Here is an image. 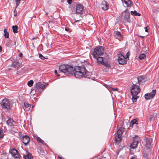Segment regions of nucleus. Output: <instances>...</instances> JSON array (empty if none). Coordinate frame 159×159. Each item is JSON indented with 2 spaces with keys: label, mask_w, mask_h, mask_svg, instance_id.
I'll return each instance as SVG.
<instances>
[{
  "label": "nucleus",
  "mask_w": 159,
  "mask_h": 159,
  "mask_svg": "<svg viewBox=\"0 0 159 159\" xmlns=\"http://www.w3.org/2000/svg\"><path fill=\"white\" fill-rule=\"evenodd\" d=\"M59 70L60 72H63L66 75H74L76 77L78 78H81L83 76L89 78V76L92 75V73L87 71L84 66H76L74 68L69 65L63 64L59 67Z\"/></svg>",
  "instance_id": "f257e3e1"
},
{
  "label": "nucleus",
  "mask_w": 159,
  "mask_h": 159,
  "mask_svg": "<svg viewBox=\"0 0 159 159\" xmlns=\"http://www.w3.org/2000/svg\"><path fill=\"white\" fill-rule=\"evenodd\" d=\"M125 129L122 127H120L115 134V141L116 143H119L122 140V136Z\"/></svg>",
  "instance_id": "f03ea898"
},
{
  "label": "nucleus",
  "mask_w": 159,
  "mask_h": 159,
  "mask_svg": "<svg viewBox=\"0 0 159 159\" xmlns=\"http://www.w3.org/2000/svg\"><path fill=\"white\" fill-rule=\"evenodd\" d=\"M104 48L102 46H99L94 49L93 52V57L102 56L104 52Z\"/></svg>",
  "instance_id": "7ed1b4c3"
},
{
  "label": "nucleus",
  "mask_w": 159,
  "mask_h": 159,
  "mask_svg": "<svg viewBox=\"0 0 159 159\" xmlns=\"http://www.w3.org/2000/svg\"><path fill=\"white\" fill-rule=\"evenodd\" d=\"M2 109L5 110H9L11 108L10 102L7 98H5L0 103Z\"/></svg>",
  "instance_id": "20e7f679"
},
{
  "label": "nucleus",
  "mask_w": 159,
  "mask_h": 159,
  "mask_svg": "<svg viewBox=\"0 0 159 159\" xmlns=\"http://www.w3.org/2000/svg\"><path fill=\"white\" fill-rule=\"evenodd\" d=\"M132 95L136 96L140 92V89L139 86L133 84V85L130 88Z\"/></svg>",
  "instance_id": "39448f33"
},
{
  "label": "nucleus",
  "mask_w": 159,
  "mask_h": 159,
  "mask_svg": "<svg viewBox=\"0 0 159 159\" xmlns=\"http://www.w3.org/2000/svg\"><path fill=\"white\" fill-rule=\"evenodd\" d=\"M133 141L130 145V147L132 149L135 148L139 143L141 141V138L139 137L135 136L133 138Z\"/></svg>",
  "instance_id": "423d86ee"
},
{
  "label": "nucleus",
  "mask_w": 159,
  "mask_h": 159,
  "mask_svg": "<svg viewBox=\"0 0 159 159\" xmlns=\"http://www.w3.org/2000/svg\"><path fill=\"white\" fill-rule=\"evenodd\" d=\"M118 61L119 63L120 64L124 65L126 63L127 61L126 59L121 53H119L118 54Z\"/></svg>",
  "instance_id": "0eeeda50"
},
{
  "label": "nucleus",
  "mask_w": 159,
  "mask_h": 159,
  "mask_svg": "<svg viewBox=\"0 0 159 159\" xmlns=\"http://www.w3.org/2000/svg\"><path fill=\"white\" fill-rule=\"evenodd\" d=\"M145 142V145L148 148H151V146L153 144L152 139L150 137H146L144 139Z\"/></svg>",
  "instance_id": "6e6552de"
},
{
  "label": "nucleus",
  "mask_w": 159,
  "mask_h": 159,
  "mask_svg": "<svg viewBox=\"0 0 159 159\" xmlns=\"http://www.w3.org/2000/svg\"><path fill=\"white\" fill-rule=\"evenodd\" d=\"M156 92V89H153L152 92L145 94L144 95L145 99L146 100H149L152 98L155 95Z\"/></svg>",
  "instance_id": "1a4fd4ad"
},
{
  "label": "nucleus",
  "mask_w": 159,
  "mask_h": 159,
  "mask_svg": "<svg viewBox=\"0 0 159 159\" xmlns=\"http://www.w3.org/2000/svg\"><path fill=\"white\" fill-rule=\"evenodd\" d=\"M84 7L80 3L78 2L76 5V13L81 14L82 13Z\"/></svg>",
  "instance_id": "9d476101"
},
{
  "label": "nucleus",
  "mask_w": 159,
  "mask_h": 159,
  "mask_svg": "<svg viewBox=\"0 0 159 159\" xmlns=\"http://www.w3.org/2000/svg\"><path fill=\"white\" fill-rule=\"evenodd\" d=\"M12 156L15 158H20V155L18 151L15 149H12L10 152Z\"/></svg>",
  "instance_id": "9b49d317"
},
{
  "label": "nucleus",
  "mask_w": 159,
  "mask_h": 159,
  "mask_svg": "<svg viewBox=\"0 0 159 159\" xmlns=\"http://www.w3.org/2000/svg\"><path fill=\"white\" fill-rule=\"evenodd\" d=\"M20 138L22 143L25 146H26L30 141V138L29 136L27 135H23L22 137L20 136Z\"/></svg>",
  "instance_id": "f8f14e48"
},
{
  "label": "nucleus",
  "mask_w": 159,
  "mask_h": 159,
  "mask_svg": "<svg viewBox=\"0 0 159 159\" xmlns=\"http://www.w3.org/2000/svg\"><path fill=\"white\" fill-rule=\"evenodd\" d=\"M123 14H125L124 17L125 20L128 22H129L130 14L129 11L126 9L123 12Z\"/></svg>",
  "instance_id": "ddd939ff"
},
{
  "label": "nucleus",
  "mask_w": 159,
  "mask_h": 159,
  "mask_svg": "<svg viewBox=\"0 0 159 159\" xmlns=\"http://www.w3.org/2000/svg\"><path fill=\"white\" fill-rule=\"evenodd\" d=\"M21 63V59L16 60L13 62L12 64V66L14 68L18 67L20 65Z\"/></svg>",
  "instance_id": "4468645a"
},
{
  "label": "nucleus",
  "mask_w": 159,
  "mask_h": 159,
  "mask_svg": "<svg viewBox=\"0 0 159 159\" xmlns=\"http://www.w3.org/2000/svg\"><path fill=\"white\" fill-rule=\"evenodd\" d=\"M109 5L108 3L106 1H103L101 5L102 9L104 10H107L109 8Z\"/></svg>",
  "instance_id": "2eb2a0df"
},
{
  "label": "nucleus",
  "mask_w": 159,
  "mask_h": 159,
  "mask_svg": "<svg viewBox=\"0 0 159 159\" xmlns=\"http://www.w3.org/2000/svg\"><path fill=\"white\" fill-rule=\"evenodd\" d=\"M137 80L139 84H142L145 81V77L144 76H138L137 78Z\"/></svg>",
  "instance_id": "dca6fc26"
},
{
  "label": "nucleus",
  "mask_w": 159,
  "mask_h": 159,
  "mask_svg": "<svg viewBox=\"0 0 159 159\" xmlns=\"http://www.w3.org/2000/svg\"><path fill=\"white\" fill-rule=\"evenodd\" d=\"M93 58L97 60V63L99 64L102 65L104 62L103 61V57L101 56Z\"/></svg>",
  "instance_id": "f3484780"
},
{
  "label": "nucleus",
  "mask_w": 159,
  "mask_h": 159,
  "mask_svg": "<svg viewBox=\"0 0 159 159\" xmlns=\"http://www.w3.org/2000/svg\"><path fill=\"white\" fill-rule=\"evenodd\" d=\"M35 88L37 89L40 88L41 89H44L46 87V85L39 82L37 83L35 86Z\"/></svg>",
  "instance_id": "a211bd4d"
},
{
  "label": "nucleus",
  "mask_w": 159,
  "mask_h": 159,
  "mask_svg": "<svg viewBox=\"0 0 159 159\" xmlns=\"http://www.w3.org/2000/svg\"><path fill=\"white\" fill-rule=\"evenodd\" d=\"M7 124L10 126H14L15 125L16 122L14 121L13 119H9L7 120Z\"/></svg>",
  "instance_id": "6ab92c4d"
},
{
  "label": "nucleus",
  "mask_w": 159,
  "mask_h": 159,
  "mask_svg": "<svg viewBox=\"0 0 159 159\" xmlns=\"http://www.w3.org/2000/svg\"><path fill=\"white\" fill-rule=\"evenodd\" d=\"M102 65L105 66L108 69V70L112 69L113 67V66L111 65L109 62H108L104 61Z\"/></svg>",
  "instance_id": "aec40b11"
},
{
  "label": "nucleus",
  "mask_w": 159,
  "mask_h": 159,
  "mask_svg": "<svg viewBox=\"0 0 159 159\" xmlns=\"http://www.w3.org/2000/svg\"><path fill=\"white\" fill-rule=\"evenodd\" d=\"M23 157L24 159H33L32 154L30 153H27L26 155H24Z\"/></svg>",
  "instance_id": "412c9836"
},
{
  "label": "nucleus",
  "mask_w": 159,
  "mask_h": 159,
  "mask_svg": "<svg viewBox=\"0 0 159 159\" xmlns=\"http://www.w3.org/2000/svg\"><path fill=\"white\" fill-rule=\"evenodd\" d=\"M138 119L137 118L135 119L132 120L130 122V126L133 125L135 124H137L138 121Z\"/></svg>",
  "instance_id": "4be33fe9"
},
{
  "label": "nucleus",
  "mask_w": 159,
  "mask_h": 159,
  "mask_svg": "<svg viewBox=\"0 0 159 159\" xmlns=\"http://www.w3.org/2000/svg\"><path fill=\"white\" fill-rule=\"evenodd\" d=\"M5 131L2 128H0V138L2 139L3 138L5 135Z\"/></svg>",
  "instance_id": "5701e85b"
},
{
  "label": "nucleus",
  "mask_w": 159,
  "mask_h": 159,
  "mask_svg": "<svg viewBox=\"0 0 159 159\" xmlns=\"http://www.w3.org/2000/svg\"><path fill=\"white\" fill-rule=\"evenodd\" d=\"M127 7H130L132 4L133 2L130 0H125L124 2Z\"/></svg>",
  "instance_id": "b1692460"
},
{
  "label": "nucleus",
  "mask_w": 159,
  "mask_h": 159,
  "mask_svg": "<svg viewBox=\"0 0 159 159\" xmlns=\"http://www.w3.org/2000/svg\"><path fill=\"white\" fill-rule=\"evenodd\" d=\"M130 13L133 16H140L141 15L140 13H138L136 11H131Z\"/></svg>",
  "instance_id": "393cba45"
},
{
  "label": "nucleus",
  "mask_w": 159,
  "mask_h": 159,
  "mask_svg": "<svg viewBox=\"0 0 159 159\" xmlns=\"http://www.w3.org/2000/svg\"><path fill=\"white\" fill-rule=\"evenodd\" d=\"M35 138L37 141L39 143H40L43 144L44 143V141L43 140H42L40 138H39L37 136H35Z\"/></svg>",
  "instance_id": "a878e982"
},
{
  "label": "nucleus",
  "mask_w": 159,
  "mask_h": 159,
  "mask_svg": "<svg viewBox=\"0 0 159 159\" xmlns=\"http://www.w3.org/2000/svg\"><path fill=\"white\" fill-rule=\"evenodd\" d=\"M13 31L14 33H16L18 32V27L17 25L13 26L12 27Z\"/></svg>",
  "instance_id": "bb28decb"
},
{
  "label": "nucleus",
  "mask_w": 159,
  "mask_h": 159,
  "mask_svg": "<svg viewBox=\"0 0 159 159\" xmlns=\"http://www.w3.org/2000/svg\"><path fill=\"white\" fill-rule=\"evenodd\" d=\"M4 36L5 38H9V33L7 31V29H4Z\"/></svg>",
  "instance_id": "cd10ccee"
},
{
  "label": "nucleus",
  "mask_w": 159,
  "mask_h": 159,
  "mask_svg": "<svg viewBox=\"0 0 159 159\" xmlns=\"http://www.w3.org/2000/svg\"><path fill=\"white\" fill-rule=\"evenodd\" d=\"M21 0H15L16 2V9L19 5L20 3Z\"/></svg>",
  "instance_id": "c85d7f7f"
},
{
  "label": "nucleus",
  "mask_w": 159,
  "mask_h": 159,
  "mask_svg": "<svg viewBox=\"0 0 159 159\" xmlns=\"http://www.w3.org/2000/svg\"><path fill=\"white\" fill-rule=\"evenodd\" d=\"M146 57V56L145 54H142L139 56V58L140 60H142L144 59Z\"/></svg>",
  "instance_id": "c756f323"
},
{
  "label": "nucleus",
  "mask_w": 159,
  "mask_h": 159,
  "mask_svg": "<svg viewBox=\"0 0 159 159\" xmlns=\"http://www.w3.org/2000/svg\"><path fill=\"white\" fill-rule=\"evenodd\" d=\"M34 81L33 80H31L30 81H28L27 83V84L29 87H31L32 86Z\"/></svg>",
  "instance_id": "7c9ffc66"
},
{
  "label": "nucleus",
  "mask_w": 159,
  "mask_h": 159,
  "mask_svg": "<svg viewBox=\"0 0 159 159\" xmlns=\"http://www.w3.org/2000/svg\"><path fill=\"white\" fill-rule=\"evenodd\" d=\"M132 100L133 102H136L137 101V98L138 97L136 96L132 95Z\"/></svg>",
  "instance_id": "2f4dec72"
},
{
  "label": "nucleus",
  "mask_w": 159,
  "mask_h": 159,
  "mask_svg": "<svg viewBox=\"0 0 159 159\" xmlns=\"http://www.w3.org/2000/svg\"><path fill=\"white\" fill-rule=\"evenodd\" d=\"M103 157H104L105 159H109L110 158L109 155L108 153H106L103 155Z\"/></svg>",
  "instance_id": "473e14b6"
},
{
  "label": "nucleus",
  "mask_w": 159,
  "mask_h": 159,
  "mask_svg": "<svg viewBox=\"0 0 159 159\" xmlns=\"http://www.w3.org/2000/svg\"><path fill=\"white\" fill-rule=\"evenodd\" d=\"M115 34L120 38L122 37V35L121 34L120 32L119 31H117L115 33Z\"/></svg>",
  "instance_id": "72a5a7b5"
},
{
  "label": "nucleus",
  "mask_w": 159,
  "mask_h": 159,
  "mask_svg": "<svg viewBox=\"0 0 159 159\" xmlns=\"http://www.w3.org/2000/svg\"><path fill=\"white\" fill-rule=\"evenodd\" d=\"M24 106L25 107L27 108L29 107L30 105L28 102H25L24 103Z\"/></svg>",
  "instance_id": "f704fd0d"
},
{
  "label": "nucleus",
  "mask_w": 159,
  "mask_h": 159,
  "mask_svg": "<svg viewBox=\"0 0 159 159\" xmlns=\"http://www.w3.org/2000/svg\"><path fill=\"white\" fill-rule=\"evenodd\" d=\"M104 86H105L107 89L108 90H109L110 89H112V88L111 87L108 85H107L106 84H104Z\"/></svg>",
  "instance_id": "c9c22d12"
},
{
  "label": "nucleus",
  "mask_w": 159,
  "mask_h": 159,
  "mask_svg": "<svg viewBox=\"0 0 159 159\" xmlns=\"http://www.w3.org/2000/svg\"><path fill=\"white\" fill-rule=\"evenodd\" d=\"M39 57L42 60H44L46 59L45 57H44L42 54H39Z\"/></svg>",
  "instance_id": "e433bc0d"
},
{
  "label": "nucleus",
  "mask_w": 159,
  "mask_h": 159,
  "mask_svg": "<svg viewBox=\"0 0 159 159\" xmlns=\"http://www.w3.org/2000/svg\"><path fill=\"white\" fill-rule=\"evenodd\" d=\"M154 119V116L153 115H151L149 118V120L150 121H152Z\"/></svg>",
  "instance_id": "4c0bfd02"
},
{
  "label": "nucleus",
  "mask_w": 159,
  "mask_h": 159,
  "mask_svg": "<svg viewBox=\"0 0 159 159\" xmlns=\"http://www.w3.org/2000/svg\"><path fill=\"white\" fill-rule=\"evenodd\" d=\"M130 159H137V157L136 155H134L131 157Z\"/></svg>",
  "instance_id": "58836bf2"
},
{
  "label": "nucleus",
  "mask_w": 159,
  "mask_h": 159,
  "mask_svg": "<svg viewBox=\"0 0 159 159\" xmlns=\"http://www.w3.org/2000/svg\"><path fill=\"white\" fill-rule=\"evenodd\" d=\"M14 16H17V11H16V9H15L14 10Z\"/></svg>",
  "instance_id": "ea45409f"
},
{
  "label": "nucleus",
  "mask_w": 159,
  "mask_h": 159,
  "mask_svg": "<svg viewBox=\"0 0 159 159\" xmlns=\"http://www.w3.org/2000/svg\"><path fill=\"white\" fill-rule=\"evenodd\" d=\"M54 73L56 75H57L58 77H59L60 76V75L58 74L57 72V70H55L54 71Z\"/></svg>",
  "instance_id": "a19ab883"
},
{
  "label": "nucleus",
  "mask_w": 159,
  "mask_h": 159,
  "mask_svg": "<svg viewBox=\"0 0 159 159\" xmlns=\"http://www.w3.org/2000/svg\"><path fill=\"white\" fill-rule=\"evenodd\" d=\"M72 0H67V2L69 4H70L72 3Z\"/></svg>",
  "instance_id": "79ce46f5"
},
{
  "label": "nucleus",
  "mask_w": 159,
  "mask_h": 159,
  "mask_svg": "<svg viewBox=\"0 0 159 159\" xmlns=\"http://www.w3.org/2000/svg\"><path fill=\"white\" fill-rule=\"evenodd\" d=\"M126 55V58H128V57L129 55V52H128L127 53Z\"/></svg>",
  "instance_id": "37998d69"
},
{
  "label": "nucleus",
  "mask_w": 159,
  "mask_h": 159,
  "mask_svg": "<svg viewBox=\"0 0 159 159\" xmlns=\"http://www.w3.org/2000/svg\"><path fill=\"white\" fill-rule=\"evenodd\" d=\"M144 29H145V31L147 32H148V30L147 28V27H146L144 28Z\"/></svg>",
  "instance_id": "c03bdc74"
},
{
  "label": "nucleus",
  "mask_w": 159,
  "mask_h": 159,
  "mask_svg": "<svg viewBox=\"0 0 159 159\" xmlns=\"http://www.w3.org/2000/svg\"><path fill=\"white\" fill-rule=\"evenodd\" d=\"M112 89V90L113 91H116L118 90V89H117V88L114 89V88H112V89Z\"/></svg>",
  "instance_id": "a18cd8bd"
},
{
  "label": "nucleus",
  "mask_w": 159,
  "mask_h": 159,
  "mask_svg": "<svg viewBox=\"0 0 159 159\" xmlns=\"http://www.w3.org/2000/svg\"><path fill=\"white\" fill-rule=\"evenodd\" d=\"M43 151V154H45L46 153V152L45 151L42 150ZM41 152H42L41 150Z\"/></svg>",
  "instance_id": "49530a36"
},
{
  "label": "nucleus",
  "mask_w": 159,
  "mask_h": 159,
  "mask_svg": "<svg viewBox=\"0 0 159 159\" xmlns=\"http://www.w3.org/2000/svg\"><path fill=\"white\" fill-rule=\"evenodd\" d=\"M19 56L20 57H22L23 56V54L21 53H20L19 54Z\"/></svg>",
  "instance_id": "de8ad7c7"
},
{
  "label": "nucleus",
  "mask_w": 159,
  "mask_h": 159,
  "mask_svg": "<svg viewBox=\"0 0 159 159\" xmlns=\"http://www.w3.org/2000/svg\"><path fill=\"white\" fill-rule=\"evenodd\" d=\"M2 47L0 46V52H1L2 51Z\"/></svg>",
  "instance_id": "09e8293b"
},
{
  "label": "nucleus",
  "mask_w": 159,
  "mask_h": 159,
  "mask_svg": "<svg viewBox=\"0 0 159 159\" xmlns=\"http://www.w3.org/2000/svg\"><path fill=\"white\" fill-rule=\"evenodd\" d=\"M65 30L66 31H68V29H67V28H66L65 29Z\"/></svg>",
  "instance_id": "8fccbe9b"
},
{
  "label": "nucleus",
  "mask_w": 159,
  "mask_h": 159,
  "mask_svg": "<svg viewBox=\"0 0 159 159\" xmlns=\"http://www.w3.org/2000/svg\"><path fill=\"white\" fill-rule=\"evenodd\" d=\"M121 1L123 2L124 1V2H125V0H121Z\"/></svg>",
  "instance_id": "3c124183"
},
{
  "label": "nucleus",
  "mask_w": 159,
  "mask_h": 159,
  "mask_svg": "<svg viewBox=\"0 0 159 159\" xmlns=\"http://www.w3.org/2000/svg\"><path fill=\"white\" fill-rule=\"evenodd\" d=\"M48 13L47 12H46V15H48Z\"/></svg>",
  "instance_id": "603ef678"
},
{
  "label": "nucleus",
  "mask_w": 159,
  "mask_h": 159,
  "mask_svg": "<svg viewBox=\"0 0 159 159\" xmlns=\"http://www.w3.org/2000/svg\"><path fill=\"white\" fill-rule=\"evenodd\" d=\"M78 21H79V20H76V21H75V22H76Z\"/></svg>",
  "instance_id": "864d4df0"
},
{
  "label": "nucleus",
  "mask_w": 159,
  "mask_h": 159,
  "mask_svg": "<svg viewBox=\"0 0 159 159\" xmlns=\"http://www.w3.org/2000/svg\"><path fill=\"white\" fill-rule=\"evenodd\" d=\"M130 154H132V152H131V153H130Z\"/></svg>",
  "instance_id": "5fc2aeb1"
},
{
  "label": "nucleus",
  "mask_w": 159,
  "mask_h": 159,
  "mask_svg": "<svg viewBox=\"0 0 159 159\" xmlns=\"http://www.w3.org/2000/svg\"><path fill=\"white\" fill-rule=\"evenodd\" d=\"M0 139H1V138H0Z\"/></svg>",
  "instance_id": "6e6d98bb"
}]
</instances>
